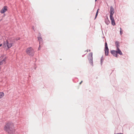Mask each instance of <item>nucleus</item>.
Returning <instances> with one entry per match:
<instances>
[{
	"label": "nucleus",
	"instance_id": "obj_1",
	"mask_svg": "<svg viewBox=\"0 0 134 134\" xmlns=\"http://www.w3.org/2000/svg\"><path fill=\"white\" fill-rule=\"evenodd\" d=\"M4 129L8 133L13 134L15 132V129H14L13 124L11 122L7 123L4 127Z\"/></svg>",
	"mask_w": 134,
	"mask_h": 134
},
{
	"label": "nucleus",
	"instance_id": "obj_2",
	"mask_svg": "<svg viewBox=\"0 0 134 134\" xmlns=\"http://www.w3.org/2000/svg\"><path fill=\"white\" fill-rule=\"evenodd\" d=\"M13 45V42L8 40H6L5 41H4L3 46V47H7L8 48H9Z\"/></svg>",
	"mask_w": 134,
	"mask_h": 134
},
{
	"label": "nucleus",
	"instance_id": "obj_3",
	"mask_svg": "<svg viewBox=\"0 0 134 134\" xmlns=\"http://www.w3.org/2000/svg\"><path fill=\"white\" fill-rule=\"evenodd\" d=\"M27 54L29 55L32 57L34 54L35 51L34 49L31 47H29L27 48L26 50Z\"/></svg>",
	"mask_w": 134,
	"mask_h": 134
},
{
	"label": "nucleus",
	"instance_id": "obj_4",
	"mask_svg": "<svg viewBox=\"0 0 134 134\" xmlns=\"http://www.w3.org/2000/svg\"><path fill=\"white\" fill-rule=\"evenodd\" d=\"M88 58L90 64L92 66H93L92 53L91 52L90 53L88 56Z\"/></svg>",
	"mask_w": 134,
	"mask_h": 134
},
{
	"label": "nucleus",
	"instance_id": "obj_5",
	"mask_svg": "<svg viewBox=\"0 0 134 134\" xmlns=\"http://www.w3.org/2000/svg\"><path fill=\"white\" fill-rule=\"evenodd\" d=\"M105 54L106 56H107L108 55V53L109 52V49L108 48L107 44V42H105Z\"/></svg>",
	"mask_w": 134,
	"mask_h": 134
},
{
	"label": "nucleus",
	"instance_id": "obj_6",
	"mask_svg": "<svg viewBox=\"0 0 134 134\" xmlns=\"http://www.w3.org/2000/svg\"><path fill=\"white\" fill-rule=\"evenodd\" d=\"M114 13V9L113 7L112 6H111L110 7V17L113 16Z\"/></svg>",
	"mask_w": 134,
	"mask_h": 134
},
{
	"label": "nucleus",
	"instance_id": "obj_7",
	"mask_svg": "<svg viewBox=\"0 0 134 134\" xmlns=\"http://www.w3.org/2000/svg\"><path fill=\"white\" fill-rule=\"evenodd\" d=\"M7 10V6L4 7L1 10V13H3Z\"/></svg>",
	"mask_w": 134,
	"mask_h": 134
},
{
	"label": "nucleus",
	"instance_id": "obj_8",
	"mask_svg": "<svg viewBox=\"0 0 134 134\" xmlns=\"http://www.w3.org/2000/svg\"><path fill=\"white\" fill-rule=\"evenodd\" d=\"M41 35L40 33L39 34V36L38 37V40L39 41L40 44L41 43H42V39L41 37Z\"/></svg>",
	"mask_w": 134,
	"mask_h": 134
},
{
	"label": "nucleus",
	"instance_id": "obj_9",
	"mask_svg": "<svg viewBox=\"0 0 134 134\" xmlns=\"http://www.w3.org/2000/svg\"><path fill=\"white\" fill-rule=\"evenodd\" d=\"M111 53L114 56L117 57V54L115 50H112L111 51Z\"/></svg>",
	"mask_w": 134,
	"mask_h": 134
},
{
	"label": "nucleus",
	"instance_id": "obj_10",
	"mask_svg": "<svg viewBox=\"0 0 134 134\" xmlns=\"http://www.w3.org/2000/svg\"><path fill=\"white\" fill-rule=\"evenodd\" d=\"M110 19L111 21V23L113 25H115V21L114 20L113 16L110 17Z\"/></svg>",
	"mask_w": 134,
	"mask_h": 134
},
{
	"label": "nucleus",
	"instance_id": "obj_11",
	"mask_svg": "<svg viewBox=\"0 0 134 134\" xmlns=\"http://www.w3.org/2000/svg\"><path fill=\"white\" fill-rule=\"evenodd\" d=\"M116 51L117 54H119L120 55H122V53L119 48L117 49Z\"/></svg>",
	"mask_w": 134,
	"mask_h": 134
},
{
	"label": "nucleus",
	"instance_id": "obj_12",
	"mask_svg": "<svg viewBox=\"0 0 134 134\" xmlns=\"http://www.w3.org/2000/svg\"><path fill=\"white\" fill-rule=\"evenodd\" d=\"M6 61V58L2 60H0V65H2L4 63H5Z\"/></svg>",
	"mask_w": 134,
	"mask_h": 134
},
{
	"label": "nucleus",
	"instance_id": "obj_13",
	"mask_svg": "<svg viewBox=\"0 0 134 134\" xmlns=\"http://www.w3.org/2000/svg\"><path fill=\"white\" fill-rule=\"evenodd\" d=\"M115 45L117 49L119 48V47H120V43L118 41H116L115 42Z\"/></svg>",
	"mask_w": 134,
	"mask_h": 134
},
{
	"label": "nucleus",
	"instance_id": "obj_14",
	"mask_svg": "<svg viewBox=\"0 0 134 134\" xmlns=\"http://www.w3.org/2000/svg\"><path fill=\"white\" fill-rule=\"evenodd\" d=\"M105 21L106 24L107 25H108L110 23V22L109 21L108 17H107V18L105 19Z\"/></svg>",
	"mask_w": 134,
	"mask_h": 134
},
{
	"label": "nucleus",
	"instance_id": "obj_15",
	"mask_svg": "<svg viewBox=\"0 0 134 134\" xmlns=\"http://www.w3.org/2000/svg\"><path fill=\"white\" fill-rule=\"evenodd\" d=\"M104 61V58L102 56L101 58L100 59V61H101V65H102V64L103 62Z\"/></svg>",
	"mask_w": 134,
	"mask_h": 134
},
{
	"label": "nucleus",
	"instance_id": "obj_16",
	"mask_svg": "<svg viewBox=\"0 0 134 134\" xmlns=\"http://www.w3.org/2000/svg\"><path fill=\"white\" fill-rule=\"evenodd\" d=\"M4 96V94L3 92H0V99L1 98Z\"/></svg>",
	"mask_w": 134,
	"mask_h": 134
},
{
	"label": "nucleus",
	"instance_id": "obj_17",
	"mask_svg": "<svg viewBox=\"0 0 134 134\" xmlns=\"http://www.w3.org/2000/svg\"><path fill=\"white\" fill-rule=\"evenodd\" d=\"M120 35H121L122 34V29L121 28H120Z\"/></svg>",
	"mask_w": 134,
	"mask_h": 134
},
{
	"label": "nucleus",
	"instance_id": "obj_18",
	"mask_svg": "<svg viewBox=\"0 0 134 134\" xmlns=\"http://www.w3.org/2000/svg\"><path fill=\"white\" fill-rule=\"evenodd\" d=\"M98 13H96V16H95V18H94V19H96V18L97 16V15H98Z\"/></svg>",
	"mask_w": 134,
	"mask_h": 134
},
{
	"label": "nucleus",
	"instance_id": "obj_19",
	"mask_svg": "<svg viewBox=\"0 0 134 134\" xmlns=\"http://www.w3.org/2000/svg\"><path fill=\"white\" fill-rule=\"evenodd\" d=\"M114 134H123V133H115Z\"/></svg>",
	"mask_w": 134,
	"mask_h": 134
},
{
	"label": "nucleus",
	"instance_id": "obj_20",
	"mask_svg": "<svg viewBox=\"0 0 134 134\" xmlns=\"http://www.w3.org/2000/svg\"><path fill=\"white\" fill-rule=\"evenodd\" d=\"M20 39V38H16V40H19Z\"/></svg>",
	"mask_w": 134,
	"mask_h": 134
},
{
	"label": "nucleus",
	"instance_id": "obj_21",
	"mask_svg": "<svg viewBox=\"0 0 134 134\" xmlns=\"http://www.w3.org/2000/svg\"><path fill=\"white\" fill-rule=\"evenodd\" d=\"M40 46H39V48H38V50H40Z\"/></svg>",
	"mask_w": 134,
	"mask_h": 134
},
{
	"label": "nucleus",
	"instance_id": "obj_22",
	"mask_svg": "<svg viewBox=\"0 0 134 134\" xmlns=\"http://www.w3.org/2000/svg\"><path fill=\"white\" fill-rule=\"evenodd\" d=\"M99 9H98L97 10V11L96 13H98V10H99Z\"/></svg>",
	"mask_w": 134,
	"mask_h": 134
},
{
	"label": "nucleus",
	"instance_id": "obj_23",
	"mask_svg": "<svg viewBox=\"0 0 134 134\" xmlns=\"http://www.w3.org/2000/svg\"><path fill=\"white\" fill-rule=\"evenodd\" d=\"M82 81H81V82H80L79 83L80 84H81V83L82 82Z\"/></svg>",
	"mask_w": 134,
	"mask_h": 134
},
{
	"label": "nucleus",
	"instance_id": "obj_24",
	"mask_svg": "<svg viewBox=\"0 0 134 134\" xmlns=\"http://www.w3.org/2000/svg\"><path fill=\"white\" fill-rule=\"evenodd\" d=\"M2 45V44H0V46H1Z\"/></svg>",
	"mask_w": 134,
	"mask_h": 134
},
{
	"label": "nucleus",
	"instance_id": "obj_25",
	"mask_svg": "<svg viewBox=\"0 0 134 134\" xmlns=\"http://www.w3.org/2000/svg\"><path fill=\"white\" fill-rule=\"evenodd\" d=\"M97 1V0H95V1L96 2Z\"/></svg>",
	"mask_w": 134,
	"mask_h": 134
},
{
	"label": "nucleus",
	"instance_id": "obj_26",
	"mask_svg": "<svg viewBox=\"0 0 134 134\" xmlns=\"http://www.w3.org/2000/svg\"><path fill=\"white\" fill-rule=\"evenodd\" d=\"M90 51H90V50H89V51L90 52Z\"/></svg>",
	"mask_w": 134,
	"mask_h": 134
}]
</instances>
